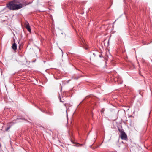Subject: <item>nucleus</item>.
Masks as SVG:
<instances>
[{
  "label": "nucleus",
  "instance_id": "obj_3",
  "mask_svg": "<svg viewBox=\"0 0 152 152\" xmlns=\"http://www.w3.org/2000/svg\"><path fill=\"white\" fill-rule=\"evenodd\" d=\"M12 48L14 50L16 51L17 50V44L15 42H14L12 45Z\"/></svg>",
  "mask_w": 152,
  "mask_h": 152
},
{
  "label": "nucleus",
  "instance_id": "obj_2",
  "mask_svg": "<svg viewBox=\"0 0 152 152\" xmlns=\"http://www.w3.org/2000/svg\"><path fill=\"white\" fill-rule=\"evenodd\" d=\"M121 135L120 137L121 139L127 140V137L126 134L123 131L120 132Z\"/></svg>",
  "mask_w": 152,
  "mask_h": 152
},
{
  "label": "nucleus",
  "instance_id": "obj_11",
  "mask_svg": "<svg viewBox=\"0 0 152 152\" xmlns=\"http://www.w3.org/2000/svg\"><path fill=\"white\" fill-rule=\"evenodd\" d=\"M80 146H82L83 145V144H80Z\"/></svg>",
  "mask_w": 152,
  "mask_h": 152
},
{
  "label": "nucleus",
  "instance_id": "obj_6",
  "mask_svg": "<svg viewBox=\"0 0 152 152\" xmlns=\"http://www.w3.org/2000/svg\"><path fill=\"white\" fill-rule=\"evenodd\" d=\"M31 2H30V3H27L26 4H23V6H25L26 5H28V4H31Z\"/></svg>",
  "mask_w": 152,
  "mask_h": 152
},
{
  "label": "nucleus",
  "instance_id": "obj_7",
  "mask_svg": "<svg viewBox=\"0 0 152 152\" xmlns=\"http://www.w3.org/2000/svg\"><path fill=\"white\" fill-rule=\"evenodd\" d=\"M10 127L9 126V127H7L6 129V131H8V130L10 129Z\"/></svg>",
  "mask_w": 152,
  "mask_h": 152
},
{
  "label": "nucleus",
  "instance_id": "obj_8",
  "mask_svg": "<svg viewBox=\"0 0 152 152\" xmlns=\"http://www.w3.org/2000/svg\"><path fill=\"white\" fill-rule=\"evenodd\" d=\"M60 100L61 102H63V101H62V100H61V98H60Z\"/></svg>",
  "mask_w": 152,
  "mask_h": 152
},
{
  "label": "nucleus",
  "instance_id": "obj_10",
  "mask_svg": "<svg viewBox=\"0 0 152 152\" xmlns=\"http://www.w3.org/2000/svg\"><path fill=\"white\" fill-rule=\"evenodd\" d=\"M99 56V57H101V55H100Z\"/></svg>",
  "mask_w": 152,
  "mask_h": 152
},
{
  "label": "nucleus",
  "instance_id": "obj_5",
  "mask_svg": "<svg viewBox=\"0 0 152 152\" xmlns=\"http://www.w3.org/2000/svg\"><path fill=\"white\" fill-rule=\"evenodd\" d=\"M98 53V52H96V53H92L91 55L90 58H93L94 57L96 56L97 54Z\"/></svg>",
  "mask_w": 152,
  "mask_h": 152
},
{
  "label": "nucleus",
  "instance_id": "obj_1",
  "mask_svg": "<svg viewBox=\"0 0 152 152\" xmlns=\"http://www.w3.org/2000/svg\"><path fill=\"white\" fill-rule=\"evenodd\" d=\"M23 5L22 3H19L17 0H13L7 4V7L10 10H17L23 7Z\"/></svg>",
  "mask_w": 152,
  "mask_h": 152
},
{
  "label": "nucleus",
  "instance_id": "obj_9",
  "mask_svg": "<svg viewBox=\"0 0 152 152\" xmlns=\"http://www.w3.org/2000/svg\"><path fill=\"white\" fill-rule=\"evenodd\" d=\"M85 49H88V48L87 47H86V48H85Z\"/></svg>",
  "mask_w": 152,
  "mask_h": 152
},
{
  "label": "nucleus",
  "instance_id": "obj_4",
  "mask_svg": "<svg viewBox=\"0 0 152 152\" xmlns=\"http://www.w3.org/2000/svg\"><path fill=\"white\" fill-rule=\"evenodd\" d=\"M26 28L27 29V30L31 32V29L30 28V26L28 24H27L26 25Z\"/></svg>",
  "mask_w": 152,
  "mask_h": 152
}]
</instances>
